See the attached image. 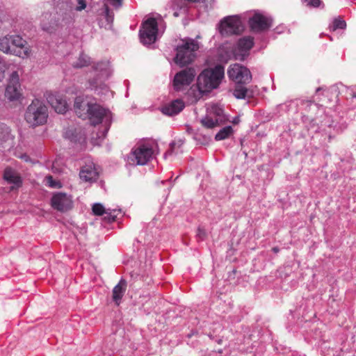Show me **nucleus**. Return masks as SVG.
Returning a JSON list of instances; mask_svg holds the SVG:
<instances>
[{
	"instance_id": "nucleus-8",
	"label": "nucleus",
	"mask_w": 356,
	"mask_h": 356,
	"mask_svg": "<svg viewBox=\"0 0 356 356\" xmlns=\"http://www.w3.org/2000/svg\"><path fill=\"white\" fill-rule=\"evenodd\" d=\"M95 70L98 72V78L90 81V86L95 90H100L98 92L99 94H106L108 92V88L106 85L102 83V81L108 79L112 73L109 62L98 63Z\"/></svg>"
},
{
	"instance_id": "nucleus-1",
	"label": "nucleus",
	"mask_w": 356,
	"mask_h": 356,
	"mask_svg": "<svg viewBox=\"0 0 356 356\" xmlns=\"http://www.w3.org/2000/svg\"><path fill=\"white\" fill-rule=\"evenodd\" d=\"M225 76V68L220 65L204 69L197 76V86L202 94L218 88Z\"/></svg>"
},
{
	"instance_id": "nucleus-3",
	"label": "nucleus",
	"mask_w": 356,
	"mask_h": 356,
	"mask_svg": "<svg viewBox=\"0 0 356 356\" xmlns=\"http://www.w3.org/2000/svg\"><path fill=\"white\" fill-rule=\"evenodd\" d=\"M200 48L199 42L193 38H186L181 40L177 47L175 62L180 66L191 63L196 57V52Z\"/></svg>"
},
{
	"instance_id": "nucleus-13",
	"label": "nucleus",
	"mask_w": 356,
	"mask_h": 356,
	"mask_svg": "<svg viewBox=\"0 0 356 356\" xmlns=\"http://www.w3.org/2000/svg\"><path fill=\"white\" fill-rule=\"evenodd\" d=\"M248 24L252 31L262 32L272 26V19L259 11H254L253 15L249 18Z\"/></svg>"
},
{
	"instance_id": "nucleus-38",
	"label": "nucleus",
	"mask_w": 356,
	"mask_h": 356,
	"mask_svg": "<svg viewBox=\"0 0 356 356\" xmlns=\"http://www.w3.org/2000/svg\"><path fill=\"white\" fill-rule=\"evenodd\" d=\"M321 3V0H310V1L309 2V5L314 8H317L320 6Z\"/></svg>"
},
{
	"instance_id": "nucleus-23",
	"label": "nucleus",
	"mask_w": 356,
	"mask_h": 356,
	"mask_svg": "<svg viewBox=\"0 0 356 356\" xmlns=\"http://www.w3.org/2000/svg\"><path fill=\"white\" fill-rule=\"evenodd\" d=\"M3 178L8 183L14 185L11 187L12 190H13L15 188L20 187L22 183L21 177L19 175V174L10 168H7L5 169Z\"/></svg>"
},
{
	"instance_id": "nucleus-12",
	"label": "nucleus",
	"mask_w": 356,
	"mask_h": 356,
	"mask_svg": "<svg viewBox=\"0 0 356 356\" xmlns=\"http://www.w3.org/2000/svg\"><path fill=\"white\" fill-rule=\"evenodd\" d=\"M229 78L236 83H247L252 79L250 70L238 63L231 65L227 70Z\"/></svg>"
},
{
	"instance_id": "nucleus-6",
	"label": "nucleus",
	"mask_w": 356,
	"mask_h": 356,
	"mask_svg": "<svg viewBox=\"0 0 356 356\" xmlns=\"http://www.w3.org/2000/svg\"><path fill=\"white\" fill-rule=\"evenodd\" d=\"M158 19L161 17H149L145 20L139 31L140 42L144 45H149L156 42L158 38Z\"/></svg>"
},
{
	"instance_id": "nucleus-24",
	"label": "nucleus",
	"mask_w": 356,
	"mask_h": 356,
	"mask_svg": "<svg viewBox=\"0 0 356 356\" xmlns=\"http://www.w3.org/2000/svg\"><path fill=\"white\" fill-rule=\"evenodd\" d=\"M127 283L124 280H121L119 283L115 286L113 289V300L117 305L120 304L121 300L126 291Z\"/></svg>"
},
{
	"instance_id": "nucleus-34",
	"label": "nucleus",
	"mask_w": 356,
	"mask_h": 356,
	"mask_svg": "<svg viewBox=\"0 0 356 356\" xmlns=\"http://www.w3.org/2000/svg\"><path fill=\"white\" fill-rule=\"evenodd\" d=\"M86 0H76L75 10L76 11H81L86 8Z\"/></svg>"
},
{
	"instance_id": "nucleus-22",
	"label": "nucleus",
	"mask_w": 356,
	"mask_h": 356,
	"mask_svg": "<svg viewBox=\"0 0 356 356\" xmlns=\"http://www.w3.org/2000/svg\"><path fill=\"white\" fill-rule=\"evenodd\" d=\"M184 108V103L183 101L176 99L169 104H167L161 108V112L166 115L172 116L180 113Z\"/></svg>"
},
{
	"instance_id": "nucleus-35",
	"label": "nucleus",
	"mask_w": 356,
	"mask_h": 356,
	"mask_svg": "<svg viewBox=\"0 0 356 356\" xmlns=\"http://www.w3.org/2000/svg\"><path fill=\"white\" fill-rule=\"evenodd\" d=\"M46 180L48 186L51 188H56L60 186V184L54 181L51 176H47Z\"/></svg>"
},
{
	"instance_id": "nucleus-21",
	"label": "nucleus",
	"mask_w": 356,
	"mask_h": 356,
	"mask_svg": "<svg viewBox=\"0 0 356 356\" xmlns=\"http://www.w3.org/2000/svg\"><path fill=\"white\" fill-rule=\"evenodd\" d=\"M99 173L93 163H90L82 167L79 176L81 179L85 181H95L98 178Z\"/></svg>"
},
{
	"instance_id": "nucleus-29",
	"label": "nucleus",
	"mask_w": 356,
	"mask_h": 356,
	"mask_svg": "<svg viewBox=\"0 0 356 356\" xmlns=\"http://www.w3.org/2000/svg\"><path fill=\"white\" fill-rule=\"evenodd\" d=\"M238 83L233 91V95L237 99H245L247 97L248 90L245 87Z\"/></svg>"
},
{
	"instance_id": "nucleus-30",
	"label": "nucleus",
	"mask_w": 356,
	"mask_h": 356,
	"mask_svg": "<svg viewBox=\"0 0 356 356\" xmlns=\"http://www.w3.org/2000/svg\"><path fill=\"white\" fill-rule=\"evenodd\" d=\"M346 27V22L343 19L338 17V18L334 19L332 24L331 26H330V29L332 31H334L337 29H345Z\"/></svg>"
},
{
	"instance_id": "nucleus-43",
	"label": "nucleus",
	"mask_w": 356,
	"mask_h": 356,
	"mask_svg": "<svg viewBox=\"0 0 356 356\" xmlns=\"http://www.w3.org/2000/svg\"><path fill=\"white\" fill-rule=\"evenodd\" d=\"M354 97L356 98V95H354Z\"/></svg>"
},
{
	"instance_id": "nucleus-7",
	"label": "nucleus",
	"mask_w": 356,
	"mask_h": 356,
	"mask_svg": "<svg viewBox=\"0 0 356 356\" xmlns=\"http://www.w3.org/2000/svg\"><path fill=\"white\" fill-rule=\"evenodd\" d=\"M227 120V117L225 115L222 107L218 104H211L208 107L207 114L201 120V123L206 128L213 129Z\"/></svg>"
},
{
	"instance_id": "nucleus-31",
	"label": "nucleus",
	"mask_w": 356,
	"mask_h": 356,
	"mask_svg": "<svg viewBox=\"0 0 356 356\" xmlns=\"http://www.w3.org/2000/svg\"><path fill=\"white\" fill-rule=\"evenodd\" d=\"M8 67L9 64L0 56V81L4 78L5 70Z\"/></svg>"
},
{
	"instance_id": "nucleus-41",
	"label": "nucleus",
	"mask_w": 356,
	"mask_h": 356,
	"mask_svg": "<svg viewBox=\"0 0 356 356\" xmlns=\"http://www.w3.org/2000/svg\"><path fill=\"white\" fill-rule=\"evenodd\" d=\"M238 122H239V119H238V118H235L234 119V120L232 121V122H233L234 124H237V123H238Z\"/></svg>"
},
{
	"instance_id": "nucleus-32",
	"label": "nucleus",
	"mask_w": 356,
	"mask_h": 356,
	"mask_svg": "<svg viewBox=\"0 0 356 356\" xmlns=\"http://www.w3.org/2000/svg\"><path fill=\"white\" fill-rule=\"evenodd\" d=\"M65 137L67 138H69L72 141H76V140H84V137L80 136L79 138H77L76 136H75L71 129H68L65 132Z\"/></svg>"
},
{
	"instance_id": "nucleus-18",
	"label": "nucleus",
	"mask_w": 356,
	"mask_h": 356,
	"mask_svg": "<svg viewBox=\"0 0 356 356\" xmlns=\"http://www.w3.org/2000/svg\"><path fill=\"white\" fill-rule=\"evenodd\" d=\"M202 2L205 3V8H211L213 5V0H174L172 2V8L175 10L173 15L178 17L180 13H186L188 10V2Z\"/></svg>"
},
{
	"instance_id": "nucleus-16",
	"label": "nucleus",
	"mask_w": 356,
	"mask_h": 356,
	"mask_svg": "<svg viewBox=\"0 0 356 356\" xmlns=\"http://www.w3.org/2000/svg\"><path fill=\"white\" fill-rule=\"evenodd\" d=\"M12 54L22 58L30 56L31 49L27 42L19 35H10Z\"/></svg>"
},
{
	"instance_id": "nucleus-28",
	"label": "nucleus",
	"mask_w": 356,
	"mask_h": 356,
	"mask_svg": "<svg viewBox=\"0 0 356 356\" xmlns=\"http://www.w3.org/2000/svg\"><path fill=\"white\" fill-rule=\"evenodd\" d=\"M90 63V58L86 54H80L77 61L74 62L72 65L76 68H81L88 66Z\"/></svg>"
},
{
	"instance_id": "nucleus-2",
	"label": "nucleus",
	"mask_w": 356,
	"mask_h": 356,
	"mask_svg": "<svg viewBox=\"0 0 356 356\" xmlns=\"http://www.w3.org/2000/svg\"><path fill=\"white\" fill-rule=\"evenodd\" d=\"M64 7L62 6L60 8H56L53 13H44L42 15L41 27L42 30L48 33H53L59 27L71 22V13Z\"/></svg>"
},
{
	"instance_id": "nucleus-27",
	"label": "nucleus",
	"mask_w": 356,
	"mask_h": 356,
	"mask_svg": "<svg viewBox=\"0 0 356 356\" xmlns=\"http://www.w3.org/2000/svg\"><path fill=\"white\" fill-rule=\"evenodd\" d=\"M233 133V129L231 126H227L221 129L215 136L216 140H222L227 138Z\"/></svg>"
},
{
	"instance_id": "nucleus-39",
	"label": "nucleus",
	"mask_w": 356,
	"mask_h": 356,
	"mask_svg": "<svg viewBox=\"0 0 356 356\" xmlns=\"http://www.w3.org/2000/svg\"><path fill=\"white\" fill-rule=\"evenodd\" d=\"M321 90H323V95H328V93H329L328 90H327V89H325V88H323V87L318 88L316 89V92L318 93V92L319 91H321Z\"/></svg>"
},
{
	"instance_id": "nucleus-19",
	"label": "nucleus",
	"mask_w": 356,
	"mask_h": 356,
	"mask_svg": "<svg viewBox=\"0 0 356 356\" xmlns=\"http://www.w3.org/2000/svg\"><path fill=\"white\" fill-rule=\"evenodd\" d=\"M92 212L96 216H104V218L108 222L115 221L118 215L120 213V209H105L100 203H95L92 207Z\"/></svg>"
},
{
	"instance_id": "nucleus-15",
	"label": "nucleus",
	"mask_w": 356,
	"mask_h": 356,
	"mask_svg": "<svg viewBox=\"0 0 356 356\" xmlns=\"http://www.w3.org/2000/svg\"><path fill=\"white\" fill-rule=\"evenodd\" d=\"M95 103V100L88 96H78L74 100V109L81 118L87 119L88 113Z\"/></svg>"
},
{
	"instance_id": "nucleus-36",
	"label": "nucleus",
	"mask_w": 356,
	"mask_h": 356,
	"mask_svg": "<svg viewBox=\"0 0 356 356\" xmlns=\"http://www.w3.org/2000/svg\"><path fill=\"white\" fill-rule=\"evenodd\" d=\"M104 13H105V16H106V21L108 23L112 22V21H113V15H111L110 14V9L108 8V6L106 3H104Z\"/></svg>"
},
{
	"instance_id": "nucleus-33",
	"label": "nucleus",
	"mask_w": 356,
	"mask_h": 356,
	"mask_svg": "<svg viewBox=\"0 0 356 356\" xmlns=\"http://www.w3.org/2000/svg\"><path fill=\"white\" fill-rule=\"evenodd\" d=\"M10 134V129L4 124H0V138L5 139Z\"/></svg>"
},
{
	"instance_id": "nucleus-26",
	"label": "nucleus",
	"mask_w": 356,
	"mask_h": 356,
	"mask_svg": "<svg viewBox=\"0 0 356 356\" xmlns=\"http://www.w3.org/2000/svg\"><path fill=\"white\" fill-rule=\"evenodd\" d=\"M0 51L6 54H12V48L10 35L0 38Z\"/></svg>"
},
{
	"instance_id": "nucleus-4",
	"label": "nucleus",
	"mask_w": 356,
	"mask_h": 356,
	"mask_svg": "<svg viewBox=\"0 0 356 356\" xmlns=\"http://www.w3.org/2000/svg\"><path fill=\"white\" fill-rule=\"evenodd\" d=\"M48 116V109L45 104L40 99H35L28 106L24 118L30 126L38 127L44 124Z\"/></svg>"
},
{
	"instance_id": "nucleus-11",
	"label": "nucleus",
	"mask_w": 356,
	"mask_h": 356,
	"mask_svg": "<svg viewBox=\"0 0 356 356\" xmlns=\"http://www.w3.org/2000/svg\"><path fill=\"white\" fill-rule=\"evenodd\" d=\"M5 97L10 102L18 101L22 97V90L17 72H12L5 90Z\"/></svg>"
},
{
	"instance_id": "nucleus-40",
	"label": "nucleus",
	"mask_w": 356,
	"mask_h": 356,
	"mask_svg": "<svg viewBox=\"0 0 356 356\" xmlns=\"http://www.w3.org/2000/svg\"><path fill=\"white\" fill-rule=\"evenodd\" d=\"M56 162H54L53 163V165H52V170L54 172H60V171L56 167Z\"/></svg>"
},
{
	"instance_id": "nucleus-9",
	"label": "nucleus",
	"mask_w": 356,
	"mask_h": 356,
	"mask_svg": "<svg viewBox=\"0 0 356 356\" xmlns=\"http://www.w3.org/2000/svg\"><path fill=\"white\" fill-rule=\"evenodd\" d=\"M243 26L237 15L228 16L221 20L219 27L220 33L223 36L238 35L242 32Z\"/></svg>"
},
{
	"instance_id": "nucleus-42",
	"label": "nucleus",
	"mask_w": 356,
	"mask_h": 356,
	"mask_svg": "<svg viewBox=\"0 0 356 356\" xmlns=\"http://www.w3.org/2000/svg\"><path fill=\"white\" fill-rule=\"evenodd\" d=\"M273 251L275 253H277L279 252V248L277 247H275L273 248Z\"/></svg>"
},
{
	"instance_id": "nucleus-17",
	"label": "nucleus",
	"mask_w": 356,
	"mask_h": 356,
	"mask_svg": "<svg viewBox=\"0 0 356 356\" xmlns=\"http://www.w3.org/2000/svg\"><path fill=\"white\" fill-rule=\"evenodd\" d=\"M72 197L67 193H57L51 198V206L60 211H66L72 207Z\"/></svg>"
},
{
	"instance_id": "nucleus-14",
	"label": "nucleus",
	"mask_w": 356,
	"mask_h": 356,
	"mask_svg": "<svg viewBox=\"0 0 356 356\" xmlns=\"http://www.w3.org/2000/svg\"><path fill=\"white\" fill-rule=\"evenodd\" d=\"M87 119H89L94 125L99 124L102 122H104L106 124L109 125L111 122L112 116L108 110L105 109L95 102L90 113H88Z\"/></svg>"
},
{
	"instance_id": "nucleus-20",
	"label": "nucleus",
	"mask_w": 356,
	"mask_h": 356,
	"mask_svg": "<svg viewBox=\"0 0 356 356\" xmlns=\"http://www.w3.org/2000/svg\"><path fill=\"white\" fill-rule=\"evenodd\" d=\"M47 100L58 113H65L68 109V104L62 95L50 94L47 96Z\"/></svg>"
},
{
	"instance_id": "nucleus-10",
	"label": "nucleus",
	"mask_w": 356,
	"mask_h": 356,
	"mask_svg": "<svg viewBox=\"0 0 356 356\" xmlns=\"http://www.w3.org/2000/svg\"><path fill=\"white\" fill-rule=\"evenodd\" d=\"M196 75L193 68H186L177 72L173 79V86L175 90H186L193 81Z\"/></svg>"
},
{
	"instance_id": "nucleus-37",
	"label": "nucleus",
	"mask_w": 356,
	"mask_h": 356,
	"mask_svg": "<svg viewBox=\"0 0 356 356\" xmlns=\"http://www.w3.org/2000/svg\"><path fill=\"white\" fill-rule=\"evenodd\" d=\"M197 236L199 239L203 240L206 236V232L204 229L199 227L197 229Z\"/></svg>"
},
{
	"instance_id": "nucleus-5",
	"label": "nucleus",
	"mask_w": 356,
	"mask_h": 356,
	"mask_svg": "<svg viewBox=\"0 0 356 356\" xmlns=\"http://www.w3.org/2000/svg\"><path fill=\"white\" fill-rule=\"evenodd\" d=\"M154 145L151 143L139 144L134 148L128 157L130 163L143 165L147 163L154 156Z\"/></svg>"
},
{
	"instance_id": "nucleus-25",
	"label": "nucleus",
	"mask_w": 356,
	"mask_h": 356,
	"mask_svg": "<svg viewBox=\"0 0 356 356\" xmlns=\"http://www.w3.org/2000/svg\"><path fill=\"white\" fill-rule=\"evenodd\" d=\"M254 44V39L250 36L241 38L237 44L238 49L241 51L242 56H244Z\"/></svg>"
}]
</instances>
